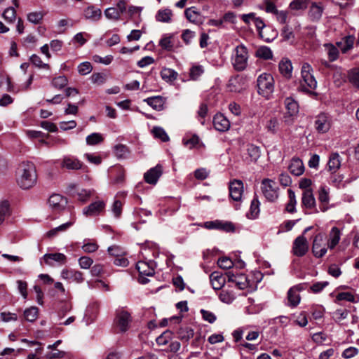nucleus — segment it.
I'll list each match as a JSON object with an SVG mask.
<instances>
[{
    "mask_svg": "<svg viewBox=\"0 0 359 359\" xmlns=\"http://www.w3.org/2000/svg\"><path fill=\"white\" fill-rule=\"evenodd\" d=\"M36 171L34 163L32 162L22 163L18 170V184L23 189H28L36 184Z\"/></svg>",
    "mask_w": 359,
    "mask_h": 359,
    "instance_id": "obj_1",
    "label": "nucleus"
},
{
    "mask_svg": "<svg viewBox=\"0 0 359 359\" xmlns=\"http://www.w3.org/2000/svg\"><path fill=\"white\" fill-rule=\"evenodd\" d=\"M313 69L308 62L302 64L301 69L300 88L302 91L310 92L317 87V81L313 74Z\"/></svg>",
    "mask_w": 359,
    "mask_h": 359,
    "instance_id": "obj_2",
    "label": "nucleus"
},
{
    "mask_svg": "<svg viewBox=\"0 0 359 359\" xmlns=\"http://www.w3.org/2000/svg\"><path fill=\"white\" fill-rule=\"evenodd\" d=\"M235 57L233 59V65L236 70H244L248 64V54L247 48L243 46H238L235 49Z\"/></svg>",
    "mask_w": 359,
    "mask_h": 359,
    "instance_id": "obj_3",
    "label": "nucleus"
},
{
    "mask_svg": "<svg viewBox=\"0 0 359 359\" xmlns=\"http://www.w3.org/2000/svg\"><path fill=\"white\" fill-rule=\"evenodd\" d=\"M136 269L139 272V282L141 284H146L149 280L147 276H152L154 274V263L140 261L136 264Z\"/></svg>",
    "mask_w": 359,
    "mask_h": 359,
    "instance_id": "obj_4",
    "label": "nucleus"
},
{
    "mask_svg": "<svg viewBox=\"0 0 359 359\" xmlns=\"http://www.w3.org/2000/svg\"><path fill=\"white\" fill-rule=\"evenodd\" d=\"M327 242H325V235L322 233H318L313 239L312 252L317 258L323 257L327 251Z\"/></svg>",
    "mask_w": 359,
    "mask_h": 359,
    "instance_id": "obj_5",
    "label": "nucleus"
},
{
    "mask_svg": "<svg viewBox=\"0 0 359 359\" xmlns=\"http://www.w3.org/2000/svg\"><path fill=\"white\" fill-rule=\"evenodd\" d=\"M114 323L116 327L119 329L120 332H126L128 330L131 323L130 313L123 309H118L116 313V318Z\"/></svg>",
    "mask_w": 359,
    "mask_h": 359,
    "instance_id": "obj_6",
    "label": "nucleus"
},
{
    "mask_svg": "<svg viewBox=\"0 0 359 359\" xmlns=\"http://www.w3.org/2000/svg\"><path fill=\"white\" fill-rule=\"evenodd\" d=\"M60 168L68 170H79L87 169V167L76 156L65 155L60 161Z\"/></svg>",
    "mask_w": 359,
    "mask_h": 359,
    "instance_id": "obj_7",
    "label": "nucleus"
},
{
    "mask_svg": "<svg viewBox=\"0 0 359 359\" xmlns=\"http://www.w3.org/2000/svg\"><path fill=\"white\" fill-rule=\"evenodd\" d=\"M331 117L326 113H320L315 117L314 128L318 133L324 134L331 128Z\"/></svg>",
    "mask_w": 359,
    "mask_h": 359,
    "instance_id": "obj_8",
    "label": "nucleus"
},
{
    "mask_svg": "<svg viewBox=\"0 0 359 359\" xmlns=\"http://www.w3.org/2000/svg\"><path fill=\"white\" fill-rule=\"evenodd\" d=\"M286 108V115L285 116V121L291 123L294 117L297 116L299 113V104L293 98L288 97L285 100Z\"/></svg>",
    "mask_w": 359,
    "mask_h": 359,
    "instance_id": "obj_9",
    "label": "nucleus"
},
{
    "mask_svg": "<svg viewBox=\"0 0 359 359\" xmlns=\"http://www.w3.org/2000/svg\"><path fill=\"white\" fill-rule=\"evenodd\" d=\"M309 250V243L304 235L295 238L292 245V252L297 257H303Z\"/></svg>",
    "mask_w": 359,
    "mask_h": 359,
    "instance_id": "obj_10",
    "label": "nucleus"
},
{
    "mask_svg": "<svg viewBox=\"0 0 359 359\" xmlns=\"http://www.w3.org/2000/svg\"><path fill=\"white\" fill-rule=\"evenodd\" d=\"M228 281L233 283L240 290H245L250 287V281L246 275L241 273L235 275L231 272L226 273Z\"/></svg>",
    "mask_w": 359,
    "mask_h": 359,
    "instance_id": "obj_11",
    "label": "nucleus"
},
{
    "mask_svg": "<svg viewBox=\"0 0 359 359\" xmlns=\"http://www.w3.org/2000/svg\"><path fill=\"white\" fill-rule=\"evenodd\" d=\"M258 93L266 99L269 97V74L263 73L260 74L257 80Z\"/></svg>",
    "mask_w": 359,
    "mask_h": 359,
    "instance_id": "obj_12",
    "label": "nucleus"
},
{
    "mask_svg": "<svg viewBox=\"0 0 359 359\" xmlns=\"http://www.w3.org/2000/svg\"><path fill=\"white\" fill-rule=\"evenodd\" d=\"M302 205L308 210H313L315 213L319 212L316 207V200L311 189H305L302 194Z\"/></svg>",
    "mask_w": 359,
    "mask_h": 359,
    "instance_id": "obj_13",
    "label": "nucleus"
},
{
    "mask_svg": "<svg viewBox=\"0 0 359 359\" xmlns=\"http://www.w3.org/2000/svg\"><path fill=\"white\" fill-rule=\"evenodd\" d=\"M243 193V183L241 180H234L229 184L230 197L236 201H240Z\"/></svg>",
    "mask_w": 359,
    "mask_h": 359,
    "instance_id": "obj_14",
    "label": "nucleus"
},
{
    "mask_svg": "<svg viewBox=\"0 0 359 359\" xmlns=\"http://www.w3.org/2000/svg\"><path fill=\"white\" fill-rule=\"evenodd\" d=\"M162 173L163 168L161 165L158 164L144 173V179L148 184H156Z\"/></svg>",
    "mask_w": 359,
    "mask_h": 359,
    "instance_id": "obj_15",
    "label": "nucleus"
},
{
    "mask_svg": "<svg viewBox=\"0 0 359 359\" xmlns=\"http://www.w3.org/2000/svg\"><path fill=\"white\" fill-rule=\"evenodd\" d=\"M213 126L219 132H226L230 128V121L222 114H216L213 117Z\"/></svg>",
    "mask_w": 359,
    "mask_h": 359,
    "instance_id": "obj_16",
    "label": "nucleus"
},
{
    "mask_svg": "<svg viewBox=\"0 0 359 359\" xmlns=\"http://www.w3.org/2000/svg\"><path fill=\"white\" fill-rule=\"evenodd\" d=\"M48 203L54 211H60L65 208L67 200L60 194H53L50 196Z\"/></svg>",
    "mask_w": 359,
    "mask_h": 359,
    "instance_id": "obj_17",
    "label": "nucleus"
},
{
    "mask_svg": "<svg viewBox=\"0 0 359 359\" xmlns=\"http://www.w3.org/2000/svg\"><path fill=\"white\" fill-rule=\"evenodd\" d=\"M323 11L324 8L321 3L313 2L309 8L308 16L311 21L317 22L321 18Z\"/></svg>",
    "mask_w": 359,
    "mask_h": 359,
    "instance_id": "obj_18",
    "label": "nucleus"
},
{
    "mask_svg": "<svg viewBox=\"0 0 359 359\" xmlns=\"http://www.w3.org/2000/svg\"><path fill=\"white\" fill-rule=\"evenodd\" d=\"M144 102L154 110L162 111L165 108L166 99L162 96H154L144 99Z\"/></svg>",
    "mask_w": 359,
    "mask_h": 359,
    "instance_id": "obj_19",
    "label": "nucleus"
},
{
    "mask_svg": "<svg viewBox=\"0 0 359 359\" xmlns=\"http://www.w3.org/2000/svg\"><path fill=\"white\" fill-rule=\"evenodd\" d=\"M210 280L212 288L218 290L225 285L226 277L219 271H214L210 275Z\"/></svg>",
    "mask_w": 359,
    "mask_h": 359,
    "instance_id": "obj_20",
    "label": "nucleus"
},
{
    "mask_svg": "<svg viewBox=\"0 0 359 359\" xmlns=\"http://www.w3.org/2000/svg\"><path fill=\"white\" fill-rule=\"evenodd\" d=\"M104 207L105 203L103 201H97L84 208L83 212L86 216H94L102 211Z\"/></svg>",
    "mask_w": 359,
    "mask_h": 359,
    "instance_id": "obj_21",
    "label": "nucleus"
},
{
    "mask_svg": "<svg viewBox=\"0 0 359 359\" xmlns=\"http://www.w3.org/2000/svg\"><path fill=\"white\" fill-rule=\"evenodd\" d=\"M61 276L64 279L75 281L78 283L84 280L83 273L81 271L72 269H63L61 272Z\"/></svg>",
    "mask_w": 359,
    "mask_h": 359,
    "instance_id": "obj_22",
    "label": "nucleus"
},
{
    "mask_svg": "<svg viewBox=\"0 0 359 359\" xmlns=\"http://www.w3.org/2000/svg\"><path fill=\"white\" fill-rule=\"evenodd\" d=\"M341 231L339 228L334 226L331 229L327 240V247L330 250L334 249L339 243L341 238Z\"/></svg>",
    "mask_w": 359,
    "mask_h": 359,
    "instance_id": "obj_23",
    "label": "nucleus"
},
{
    "mask_svg": "<svg viewBox=\"0 0 359 359\" xmlns=\"http://www.w3.org/2000/svg\"><path fill=\"white\" fill-rule=\"evenodd\" d=\"M43 259L46 264L53 266V262L64 264L67 261V257L62 253H48L43 255Z\"/></svg>",
    "mask_w": 359,
    "mask_h": 359,
    "instance_id": "obj_24",
    "label": "nucleus"
},
{
    "mask_svg": "<svg viewBox=\"0 0 359 359\" xmlns=\"http://www.w3.org/2000/svg\"><path fill=\"white\" fill-rule=\"evenodd\" d=\"M354 41L355 36L353 35H348L343 37L341 41H337L336 45L340 48L343 53H346L353 48Z\"/></svg>",
    "mask_w": 359,
    "mask_h": 359,
    "instance_id": "obj_25",
    "label": "nucleus"
},
{
    "mask_svg": "<svg viewBox=\"0 0 359 359\" xmlns=\"http://www.w3.org/2000/svg\"><path fill=\"white\" fill-rule=\"evenodd\" d=\"M288 169L291 174L299 176L304 172V165L302 161L299 158H293L289 165Z\"/></svg>",
    "mask_w": 359,
    "mask_h": 359,
    "instance_id": "obj_26",
    "label": "nucleus"
},
{
    "mask_svg": "<svg viewBox=\"0 0 359 359\" xmlns=\"http://www.w3.org/2000/svg\"><path fill=\"white\" fill-rule=\"evenodd\" d=\"M318 201L321 203L320 205V210L325 212L329 209L328 203L330 201L329 189L325 187H321L318 191Z\"/></svg>",
    "mask_w": 359,
    "mask_h": 359,
    "instance_id": "obj_27",
    "label": "nucleus"
},
{
    "mask_svg": "<svg viewBox=\"0 0 359 359\" xmlns=\"http://www.w3.org/2000/svg\"><path fill=\"white\" fill-rule=\"evenodd\" d=\"M279 71L280 74L287 79L292 76V65L291 61L287 58H283L279 62Z\"/></svg>",
    "mask_w": 359,
    "mask_h": 359,
    "instance_id": "obj_28",
    "label": "nucleus"
},
{
    "mask_svg": "<svg viewBox=\"0 0 359 359\" xmlns=\"http://www.w3.org/2000/svg\"><path fill=\"white\" fill-rule=\"evenodd\" d=\"M299 286H294L287 292L288 305L292 307L297 306L300 302V295L299 294Z\"/></svg>",
    "mask_w": 359,
    "mask_h": 359,
    "instance_id": "obj_29",
    "label": "nucleus"
},
{
    "mask_svg": "<svg viewBox=\"0 0 359 359\" xmlns=\"http://www.w3.org/2000/svg\"><path fill=\"white\" fill-rule=\"evenodd\" d=\"M309 2V0H292L289 4V9L294 14H297L307 8Z\"/></svg>",
    "mask_w": 359,
    "mask_h": 359,
    "instance_id": "obj_30",
    "label": "nucleus"
},
{
    "mask_svg": "<svg viewBox=\"0 0 359 359\" xmlns=\"http://www.w3.org/2000/svg\"><path fill=\"white\" fill-rule=\"evenodd\" d=\"M84 16L86 19L97 21L101 18L102 11L100 8L93 6H88L84 11Z\"/></svg>",
    "mask_w": 359,
    "mask_h": 359,
    "instance_id": "obj_31",
    "label": "nucleus"
},
{
    "mask_svg": "<svg viewBox=\"0 0 359 359\" xmlns=\"http://www.w3.org/2000/svg\"><path fill=\"white\" fill-rule=\"evenodd\" d=\"M328 169L331 172H337L341 166V157L338 153L330 155L327 163Z\"/></svg>",
    "mask_w": 359,
    "mask_h": 359,
    "instance_id": "obj_32",
    "label": "nucleus"
},
{
    "mask_svg": "<svg viewBox=\"0 0 359 359\" xmlns=\"http://www.w3.org/2000/svg\"><path fill=\"white\" fill-rule=\"evenodd\" d=\"M172 15V12L169 8L161 9L158 11L156 15V19L157 21L162 22H170L171 17Z\"/></svg>",
    "mask_w": 359,
    "mask_h": 359,
    "instance_id": "obj_33",
    "label": "nucleus"
},
{
    "mask_svg": "<svg viewBox=\"0 0 359 359\" xmlns=\"http://www.w3.org/2000/svg\"><path fill=\"white\" fill-rule=\"evenodd\" d=\"M217 230L226 233L234 232L236 227L233 223L229 221L218 220L217 222Z\"/></svg>",
    "mask_w": 359,
    "mask_h": 359,
    "instance_id": "obj_34",
    "label": "nucleus"
},
{
    "mask_svg": "<svg viewBox=\"0 0 359 359\" xmlns=\"http://www.w3.org/2000/svg\"><path fill=\"white\" fill-rule=\"evenodd\" d=\"M325 50L327 51L328 59L330 62L337 60L339 57V50L332 43L324 44Z\"/></svg>",
    "mask_w": 359,
    "mask_h": 359,
    "instance_id": "obj_35",
    "label": "nucleus"
},
{
    "mask_svg": "<svg viewBox=\"0 0 359 359\" xmlns=\"http://www.w3.org/2000/svg\"><path fill=\"white\" fill-rule=\"evenodd\" d=\"M177 337L182 341H188L194 336V330L189 327H180L177 332Z\"/></svg>",
    "mask_w": 359,
    "mask_h": 359,
    "instance_id": "obj_36",
    "label": "nucleus"
},
{
    "mask_svg": "<svg viewBox=\"0 0 359 359\" xmlns=\"http://www.w3.org/2000/svg\"><path fill=\"white\" fill-rule=\"evenodd\" d=\"M178 74L170 68H163L161 71V78L167 82H172L177 79Z\"/></svg>",
    "mask_w": 359,
    "mask_h": 359,
    "instance_id": "obj_37",
    "label": "nucleus"
},
{
    "mask_svg": "<svg viewBox=\"0 0 359 359\" xmlns=\"http://www.w3.org/2000/svg\"><path fill=\"white\" fill-rule=\"evenodd\" d=\"M271 13L276 15L277 20L280 23L283 24L286 22L287 17V12L285 11H278L272 2H271Z\"/></svg>",
    "mask_w": 359,
    "mask_h": 359,
    "instance_id": "obj_38",
    "label": "nucleus"
},
{
    "mask_svg": "<svg viewBox=\"0 0 359 359\" xmlns=\"http://www.w3.org/2000/svg\"><path fill=\"white\" fill-rule=\"evenodd\" d=\"M104 137L102 134L93 133L88 135L86 138V144L90 146H94L102 143Z\"/></svg>",
    "mask_w": 359,
    "mask_h": 359,
    "instance_id": "obj_39",
    "label": "nucleus"
},
{
    "mask_svg": "<svg viewBox=\"0 0 359 359\" xmlns=\"http://www.w3.org/2000/svg\"><path fill=\"white\" fill-rule=\"evenodd\" d=\"M349 82L355 88H359V68H353L348 73Z\"/></svg>",
    "mask_w": 359,
    "mask_h": 359,
    "instance_id": "obj_40",
    "label": "nucleus"
},
{
    "mask_svg": "<svg viewBox=\"0 0 359 359\" xmlns=\"http://www.w3.org/2000/svg\"><path fill=\"white\" fill-rule=\"evenodd\" d=\"M184 14L187 20L191 22L196 23L199 20L200 14L194 7L187 8Z\"/></svg>",
    "mask_w": 359,
    "mask_h": 359,
    "instance_id": "obj_41",
    "label": "nucleus"
},
{
    "mask_svg": "<svg viewBox=\"0 0 359 359\" xmlns=\"http://www.w3.org/2000/svg\"><path fill=\"white\" fill-rule=\"evenodd\" d=\"M288 197H289V202L287 203L286 205V210L288 212L292 213L295 212V206L297 204V200L294 191H293L292 189H288Z\"/></svg>",
    "mask_w": 359,
    "mask_h": 359,
    "instance_id": "obj_42",
    "label": "nucleus"
},
{
    "mask_svg": "<svg viewBox=\"0 0 359 359\" xmlns=\"http://www.w3.org/2000/svg\"><path fill=\"white\" fill-rule=\"evenodd\" d=\"M39 309L36 306H32L24 311L25 318L29 322L35 321L38 318Z\"/></svg>",
    "mask_w": 359,
    "mask_h": 359,
    "instance_id": "obj_43",
    "label": "nucleus"
},
{
    "mask_svg": "<svg viewBox=\"0 0 359 359\" xmlns=\"http://www.w3.org/2000/svg\"><path fill=\"white\" fill-rule=\"evenodd\" d=\"M204 73V68L202 65H193L189 71V76L192 80H198V78Z\"/></svg>",
    "mask_w": 359,
    "mask_h": 359,
    "instance_id": "obj_44",
    "label": "nucleus"
},
{
    "mask_svg": "<svg viewBox=\"0 0 359 359\" xmlns=\"http://www.w3.org/2000/svg\"><path fill=\"white\" fill-rule=\"evenodd\" d=\"M73 224V222H68L65 224H61L60 226L54 228L49 231L47 232L46 235L49 238H52L55 236L59 232L66 231L69 227H70Z\"/></svg>",
    "mask_w": 359,
    "mask_h": 359,
    "instance_id": "obj_45",
    "label": "nucleus"
},
{
    "mask_svg": "<svg viewBox=\"0 0 359 359\" xmlns=\"http://www.w3.org/2000/svg\"><path fill=\"white\" fill-rule=\"evenodd\" d=\"M172 35L164 36L159 41V46L164 50L171 51L173 48Z\"/></svg>",
    "mask_w": 359,
    "mask_h": 359,
    "instance_id": "obj_46",
    "label": "nucleus"
},
{
    "mask_svg": "<svg viewBox=\"0 0 359 359\" xmlns=\"http://www.w3.org/2000/svg\"><path fill=\"white\" fill-rule=\"evenodd\" d=\"M2 16L7 22L12 23L15 20L16 11L14 8L8 7L4 11Z\"/></svg>",
    "mask_w": 359,
    "mask_h": 359,
    "instance_id": "obj_47",
    "label": "nucleus"
},
{
    "mask_svg": "<svg viewBox=\"0 0 359 359\" xmlns=\"http://www.w3.org/2000/svg\"><path fill=\"white\" fill-rule=\"evenodd\" d=\"M104 15L109 20H118L121 17V13L116 7H110L104 11Z\"/></svg>",
    "mask_w": 359,
    "mask_h": 359,
    "instance_id": "obj_48",
    "label": "nucleus"
},
{
    "mask_svg": "<svg viewBox=\"0 0 359 359\" xmlns=\"http://www.w3.org/2000/svg\"><path fill=\"white\" fill-rule=\"evenodd\" d=\"M68 80L65 76H59L57 77H55L52 80V86L55 88L61 89L67 85Z\"/></svg>",
    "mask_w": 359,
    "mask_h": 359,
    "instance_id": "obj_49",
    "label": "nucleus"
},
{
    "mask_svg": "<svg viewBox=\"0 0 359 359\" xmlns=\"http://www.w3.org/2000/svg\"><path fill=\"white\" fill-rule=\"evenodd\" d=\"M152 133L155 137L160 139L163 142H168L169 140L168 135L161 127H154L152 130Z\"/></svg>",
    "mask_w": 359,
    "mask_h": 359,
    "instance_id": "obj_50",
    "label": "nucleus"
},
{
    "mask_svg": "<svg viewBox=\"0 0 359 359\" xmlns=\"http://www.w3.org/2000/svg\"><path fill=\"white\" fill-rule=\"evenodd\" d=\"M219 299L226 304H231L235 299L234 294L228 290H222L219 295Z\"/></svg>",
    "mask_w": 359,
    "mask_h": 359,
    "instance_id": "obj_51",
    "label": "nucleus"
},
{
    "mask_svg": "<svg viewBox=\"0 0 359 359\" xmlns=\"http://www.w3.org/2000/svg\"><path fill=\"white\" fill-rule=\"evenodd\" d=\"M9 215V203L4 201L0 203V225L3 223L5 217Z\"/></svg>",
    "mask_w": 359,
    "mask_h": 359,
    "instance_id": "obj_52",
    "label": "nucleus"
},
{
    "mask_svg": "<svg viewBox=\"0 0 359 359\" xmlns=\"http://www.w3.org/2000/svg\"><path fill=\"white\" fill-rule=\"evenodd\" d=\"M172 334V333L169 330L163 332L156 338V343L158 345H165L171 339Z\"/></svg>",
    "mask_w": 359,
    "mask_h": 359,
    "instance_id": "obj_53",
    "label": "nucleus"
},
{
    "mask_svg": "<svg viewBox=\"0 0 359 359\" xmlns=\"http://www.w3.org/2000/svg\"><path fill=\"white\" fill-rule=\"evenodd\" d=\"M248 154L250 158V160L257 161V159L259 157V147L250 144L248 146L247 149Z\"/></svg>",
    "mask_w": 359,
    "mask_h": 359,
    "instance_id": "obj_54",
    "label": "nucleus"
},
{
    "mask_svg": "<svg viewBox=\"0 0 359 359\" xmlns=\"http://www.w3.org/2000/svg\"><path fill=\"white\" fill-rule=\"evenodd\" d=\"M349 311L347 309H337L333 313V318L337 323L347 318Z\"/></svg>",
    "mask_w": 359,
    "mask_h": 359,
    "instance_id": "obj_55",
    "label": "nucleus"
},
{
    "mask_svg": "<svg viewBox=\"0 0 359 359\" xmlns=\"http://www.w3.org/2000/svg\"><path fill=\"white\" fill-rule=\"evenodd\" d=\"M43 14L41 12H32L27 15L29 22L34 24H39L43 19Z\"/></svg>",
    "mask_w": 359,
    "mask_h": 359,
    "instance_id": "obj_56",
    "label": "nucleus"
},
{
    "mask_svg": "<svg viewBox=\"0 0 359 359\" xmlns=\"http://www.w3.org/2000/svg\"><path fill=\"white\" fill-rule=\"evenodd\" d=\"M218 266L224 269H229L233 267V263L232 260L226 257H221L217 261Z\"/></svg>",
    "mask_w": 359,
    "mask_h": 359,
    "instance_id": "obj_57",
    "label": "nucleus"
},
{
    "mask_svg": "<svg viewBox=\"0 0 359 359\" xmlns=\"http://www.w3.org/2000/svg\"><path fill=\"white\" fill-rule=\"evenodd\" d=\"M93 69V67L89 62H83L78 66V72L81 75H86Z\"/></svg>",
    "mask_w": 359,
    "mask_h": 359,
    "instance_id": "obj_58",
    "label": "nucleus"
},
{
    "mask_svg": "<svg viewBox=\"0 0 359 359\" xmlns=\"http://www.w3.org/2000/svg\"><path fill=\"white\" fill-rule=\"evenodd\" d=\"M128 153V148L123 144H117L114 147V154L118 158L126 157Z\"/></svg>",
    "mask_w": 359,
    "mask_h": 359,
    "instance_id": "obj_59",
    "label": "nucleus"
},
{
    "mask_svg": "<svg viewBox=\"0 0 359 359\" xmlns=\"http://www.w3.org/2000/svg\"><path fill=\"white\" fill-rule=\"evenodd\" d=\"M255 55L260 59L268 60L269 59V48L266 46H261L257 50Z\"/></svg>",
    "mask_w": 359,
    "mask_h": 359,
    "instance_id": "obj_60",
    "label": "nucleus"
},
{
    "mask_svg": "<svg viewBox=\"0 0 359 359\" xmlns=\"http://www.w3.org/2000/svg\"><path fill=\"white\" fill-rule=\"evenodd\" d=\"M93 263V260L86 256L81 257L79 259V264L81 269H88Z\"/></svg>",
    "mask_w": 359,
    "mask_h": 359,
    "instance_id": "obj_61",
    "label": "nucleus"
},
{
    "mask_svg": "<svg viewBox=\"0 0 359 359\" xmlns=\"http://www.w3.org/2000/svg\"><path fill=\"white\" fill-rule=\"evenodd\" d=\"M358 352L359 351L357 348L351 346L346 348L343 351L341 355L345 359H350L355 356L358 353Z\"/></svg>",
    "mask_w": 359,
    "mask_h": 359,
    "instance_id": "obj_62",
    "label": "nucleus"
},
{
    "mask_svg": "<svg viewBox=\"0 0 359 359\" xmlns=\"http://www.w3.org/2000/svg\"><path fill=\"white\" fill-rule=\"evenodd\" d=\"M344 176L336 172H332L330 176L331 184L339 188L343 182Z\"/></svg>",
    "mask_w": 359,
    "mask_h": 359,
    "instance_id": "obj_63",
    "label": "nucleus"
},
{
    "mask_svg": "<svg viewBox=\"0 0 359 359\" xmlns=\"http://www.w3.org/2000/svg\"><path fill=\"white\" fill-rule=\"evenodd\" d=\"M98 245L95 242H88L83 245L82 249L85 252L92 253L95 252L98 249Z\"/></svg>",
    "mask_w": 359,
    "mask_h": 359,
    "instance_id": "obj_64",
    "label": "nucleus"
}]
</instances>
